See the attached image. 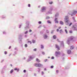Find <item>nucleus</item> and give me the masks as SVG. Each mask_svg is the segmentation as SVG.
Here are the masks:
<instances>
[{
	"mask_svg": "<svg viewBox=\"0 0 77 77\" xmlns=\"http://www.w3.org/2000/svg\"><path fill=\"white\" fill-rule=\"evenodd\" d=\"M11 46H10L9 48V49H11Z\"/></svg>",
	"mask_w": 77,
	"mask_h": 77,
	"instance_id": "61",
	"label": "nucleus"
},
{
	"mask_svg": "<svg viewBox=\"0 0 77 77\" xmlns=\"http://www.w3.org/2000/svg\"><path fill=\"white\" fill-rule=\"evenodd\" d=\"M57 41H58V42H59V39H57Z\"/></svg>",
	"mask_w": 77,
	"mask_h": 77,
	"instance_id": "63",
	"label": "nucleus"
},
{
	"mask_svg": "<svg viewBox=\"0 0 77 77\" xmlns=\"http://www.w3.org/2000/svg\"><path fill=\"white\" fill-rule=\"evenodd\" d=\"M38 72H40V68H38Z\"/></svg>",
	"mask_w": 77,
	"mask_h": 77,
	"instance_id": "41",
	"label": "nucleus"
},
{
	"mask_svg": "<svg viewBox=\"0 0 77 77\" xmlns=\"http://www.w3.org/2000/svg\"><path fill=\"white\" fill-rule=\"evenodd\" d=\"M28 42L30 43L31 44H32V42L30 41H28Z\"/></svg>",
	"mask_w": 77,
	"mask_h": 77,
	"instance_id": "36",
	"label": "nucleus"
},
{
	"mask_svg": "<svg viewBox=\"0 0 77 77\" xmlns=\"http://www.w3.org/2000/svg\"><path fill=\"white\" fill-rule=\"evenodd\" d=\"M77 11H74L73 13L71 14V16H72L73 15H74L75 14H77Z\"/></svg>",
	"mask_w": 77,
	"mask_h": 77,
	"instance_id": "11",
	"label": "nucleus"
},
{
	"mask_svg": "<svg viewBox=\"0 0 77 77\" xmlns=\"http://www.w3.org/2000/svg\"><path fill=\"white\" fill-rule=\"evenodd\" d=\"M65 32H66V33H68V32L67 31V30H66V29H65Z\"/></svg>",
	"mask_w": 77,
	"mask_h": 77,
	"instance_id": "37",
	"label": "nucleus"
},
{
	"mask_svg": "<svg viewBox=\"0 0 77 77\" xmlns=\"http://www.w3.org/2000/svg\"><path fill=\"white\" fill-rule=\"evenodd\" d=\"M13 72H14V70L13 69H12L10 71L11 74H12V73Z\"/></svg>",
	"mask_w": 77,
	"mask_h": 77,
	"instance_id": "24",
	"label": "nucleus"
},
{
	"mask_svg": "<svg viewBox=\"0 0 77 77\" xmlns=\"http://www.w3.org/2000/svg\"><path fill=\"white\" fill-rule=\"evenodd\" d=\"M54 27L55 28V27H57V26L56 25H55L54 26Z\"/></svg>",
	"mask_w": 77,
	"mask_h": 77,
	"instance_id": "59",
	"label": "nucleus"
},
{
	"mask_svg": "<svg viewBox=\"0 0 77 77\" xmlns=\"http://www.w3.org/2000/svg\"><path fill=\"white\" fill-rule=\"evenodd\" d=\"M46 32H47V33H49V31H48V30H46Z\"/></svg>",
	"mask_w": 77,
	"mask_h": 77,
	"instance_id": "46",
	"label": "nucleus"
},
{
	"mask_svg": "<svg viewBox=\"0 0 77 77\" xmlns=\"http://www.w3.org/2000/svg\"><path fill=\"white\" fill-rule=\"evenodd\" d=\"M52 3H53V2H49V4H50V5H51Z\"/></svg>",
	"mask_w": 77,
	"mask_h": 77,
	"instance_id": "39",
	"label": "nucleus"
},
{
	"mask_svg": "<svg viewBox=\"0 0 77 77\" xmlns=\"http://www.w3.org/2000/svg\"><path fill=\"white\" fill-rule=\"evenodd\" d=\"M47 60H48L47 59H45L44 61H45V62H47Z\"/></svg>",
	"mask_w": 77,
	"mask_h": 77,
	"instance_id": "40",
	"label": "nucleus"
},
{
	"mask_svg": "<svg viewBox=\"0 0 77 77\" xmlns=\"http://www.w3.org/2000/svg\"><path fill=\"white\" fill-rule=\"evenodd\" d=\"M49 18H50L49 16H47L46 17V19H49Z\"/></svg>",
	"mask_w": 77,
	"mask_h": 77,
	"instance_id": "29",
	"label": "nucleus"
},
{
	"mask_svg": "<svg viewBox=\"0 0 77 77\" xmlns=\"http://www.w3.org/2000/svg\"><path fill=\"white\" fill-rule=\"evenodd\" d=\"M72 18H73V20H75V18H74V17H73Z\"/></svg>",
	"mask_w": 77,
	"mask_h": 77,
	"instance_id": "58",
	"label": "nucleus"
},
{
	"mask_svg": "<svg viewBox=\"0 0 77 77\" xmlns=\"http://www.w3.org/2000/svg\"><path fill=\"white\" fill-rule=\"evenodd\" d=\"M25 38H27V35H25Z\"/></svg>",
	"mask_w": 77,
	"mask_h": 77,
	"instance_id": "53",
	"label": "nucleus"
},
{
	"mask_svg": "<svg viewBox=\"0 0 77 77\" xmlns=\"http://www.w3.org/2000/svg\"><path fill=\"white\" fill-rule=\"evenodd\" d=\"M46 7H43L42 8V9L41 10V12H45V10H46Z\"/></svg>",
	"mask_w": 77,
	"mask_h": 77,
	"instance_id": "9",
	"label": "nucleus"
},
{
	"mask_svg": "<svg viewBox=\"0 0 77 77\" xmlns=\"http://www.w3.org/2000/svg\"><path fill=\"white\" fill-rule=\"evenodd\" d=\"M54 67V66H51V68L52 69V68H53Z\"/></svg>",
	"mask_w": 77,
	"mask_h": 77,
	"instance_id": "47",
	"label": "nucleus"
},
{
	"mask_svg": "<svg viewBox=\"0 0 77 77\" xmlns=\"http://www.w3.org/2000/svg\"><path fill=\"white\" fill-rule=\"evenodd\" d=\"M72 23H69V26H71V25H72Z\"/></svg>",
	"mask_w": 77,
	"mask_h": 77,
	"instance_id": "28",
	"label": "nucleus"
},
{
	"mask_svg": "<svg viewBox=\"0 0 77 77\" xmlns=\"http://www.w3.org/2000/svg\"><path fill=\"white\" fill-rule=\"evenodd\" d=\"M6 18V17L4 16H2V18Z\"/></svg>",
	"mask_w": 77,
	"mask_h": 77,
	"instance_id": "30",
	"label": "nucleus"
},
{
	"mask_svg": "<svg viewBox=\"0 0 77 77\" xmlns=\"http://www.w3.org/2000/svg\"><path fill=\"white\" fill-rule=\"evenodd\" d=\"M60 55V52L59 51H56L55 53V56L56 57H59Z\"/></svg>",
	"mask_w": 77,
	"mask_h": 77,
	"instance_id": "5",
	"label": "nucleus"
},
{
	"mask_svg": "<svg viewBox=\"0 0 77 77\" xmlns=\"http://www.w3.org/2000/svg\"><path fill=\"white\" fill-rule=\"evenodd\" d=\"M34 57L33 55H30L29 56V59L27 60V62H30L33 59Z\"/></svg>",
	"mask_w": 77,
	"mask_h": 77,
	"instance_id": "3",
	"label": "nucleus"
},
{
	"mask_svg": "<svg viewBox=\"0 0 77 77\" xmlns=\"http://www.w3.org/2000/svg\"><path fill=\"white\" fill-rule=\"evenodd\" d=\"M44 74V72H42V75H43Z\"/></svg>",
	"mask_w": 77,
	"mask_h": 77,
	"instance_id": "52",
	"label": "nucleus"
},
{
	"mask_svg": "<svg viewBox=\"0 0 77 77\" xmlns=\"http://www.w3.org/2000/svg\"><path fill=\"white\" fill-rule=\"evenodd\" d=\"M23 72L24 73L26 72V70H24L23 71Z\"/></svg>",
	"mask_w": 77,
	"mask_h": 77,
	"instance_id": "42",
	"label": "nucleus"
},
{
	"mask_svg": "<svg viewBox=\"0 0 77 77\" xmlns=\"http://www.w3.org/2000/svg\"><path fill=\"white\" fill-rule=\"evenodd\" d=\"M5 60L4 59L2 60V61H1V63H2V62H4V61Z\"/></svg>",
	"mask_w": 77,
	"mask_h": 77,
	"instance_id": "34",
	"label": "nucleus"
},
{
	"mask_svg": "<svg viewBox=\"0 0 77 77\" xmlns=\"http://www.w3.org/2000/svg\"><path fill=\"white\" fill-rule=\"evenodd\" d=\"M56 48L58 50H60V48H59V46L57 45H56Z\"/></svg>",
	"mask_w": 77,
	"mask_h": 77,
	"instance_id": "15",
	"label": "nucleus"
},
{
	"mask_svg": "<svg viewBox=\"0 0 77 77\" xmlns=\"http://www.w3.org/2000/svg\"><path fill=\"white\" fill-rule=\"evenodd\" d=\"M42 54H43V55H44V54H45V52H44V51H42Z\"/></svg>",
	"mask_w": 77,
	"mask_h": 77,
	"instance_id": "33",
	"label": "nucleus"
},
{
	"mask_svg": "<svg viewBox=\"0 0 77 77\" xmlns=\"http://www.w3.org/2000/svg\"><path fill=\"white\" fill-rule=\"evenodd\" d=\"M22 24H20L19 26V28H21V26H22Z\"/></svg>",
	"mask_w": 77,
	"mask_h": 77,
	"instance_id": "38",
	"label": "nucleus"
},
{
	"mask_svg": "<svg viewBox=\"0 0 77 77\" xmlns=\"http://www.w3.org/2000/svg\"><path fill=\"white\" fill-rule=\"evenodd\" d=\"M14 50H16L17 51V50H18V48H14Z\"/></svg>",
	"mask_w": 77,
	"mask_h": 77,
	"instance_id": "32",
	"label": "nucleus"
},
{
	"mask_svg": "<svg viewBox=\"0 0 77 77\" xmlns=\"http://www.w3.org/2000/svg\"><path fill=\"white\" fill-rule=\"evenodd\" d=\"M22 37H23V35H20L18 38L19 43H20V44L21 43V40L22 39H23Z\"/></svg>",
	"mask_w": 77,
	"mask_h": 77,
	"instance_id": "6",
	"label": "nucleus"
},
{
	"mask_svg": "<svg viewBox=\"0 0 77 77\" xmlns=\"http://www.w3.org/2000/svg\"><path fill=\"white\" fill-rule=\"evenodd\" d=\"M61 45L62 47H64V45H63V42H62L61 43Z\"/></svg>",
	"mask_w": 77,
	"mask_h": 77,
	"instance_id": "17",
	"label": "nucleus"
},
{
	"mask_svg": "<svg viewBox=\"0 0 77 77\" xmlns=\"http://www.w3.org/2000/svg\"><path fill=\"white\" fill-rule=\"evenodd\" d=\"M60 24L61 25H63V22L62 21H60Z\"/></svg>",
	"mask_w": 77,
	"mask_h": 77,
	"instance_id": "18",
	"label": "nucleus"
},
{
	"mask_svg": "<svg viewBox=\"0 0 77 77\" xmlns=\"http://www.w3.org/2000/svg\"><path fill=\"white\" fill-rule=\"evenodd\" d=\"M57 32H59V29H57Z\"/></svg>",
	"mask_w": 77,
	"mask_h": 77,
	"instance_id": "60",
	"label": "nucleus"
},
{
	"mask_svg": "<svg viewBox=\"0 0 77 77\" xmlns=\"http://www.w3.org/2000/svg\"><path fill=\"white\" fill-rule=\"evenodd\" d=\"M35 66H37V67H40V66H42L43 65L41 63H35L34 64Z\"/></svg>",
	"mask_w": 77,
	"mask_h": 77,
	"instance_id": "7",
	"label": "nucleus"
},
{
	"mask_svg": "<svg viewBox=\"0 0 77 77\" xmlns=\"http://www.w3.org/2000/svg\"><path fill=\"white\" fill-rule=\"evenodd\" d=\"M59 29H61V26H60L59 27Z\"/></svg>",
	"mask_w": 77,
	"mask_h": 77,
	"instance_id": "62",
	"label": "nucleus"
},
{
	"mask_svg": "<svg viewBox=\"0 0 77 77\" xmlns=\"http://www.w3.org/2000/svg\"><path fill=\"white\" fill-rule=\"evenodd\" d=\"M44 48V46L43 45H41V48H42V49H43Z\"/></svg>",
	"mask_w": 77,
	"mask_h": 77,
	"instance_id": "22",
	"label": "nucleus"
},
{
	"mask_svg": "<svg viewBox=\"0 0 77 77\" xmlns=\"http://www.w3.org/2000/svg\"><path fill=\"white\" fill-rule=\"evenodd\" d=\"M74 37L73 36H71L70 37V38L67 40V43L68 44H69V43H70V41H71V40H72V39H74Z\"/></svg>",
	"mask_w": 77,
	"mask_h": 77,
	"instance_id": "4",
	"label": "nucleus"
},
{
	"mask_svg": "<svg viewBox=\"0 0 77 77\" xmlns=\"http://www.w3.org/2000/svg\"><path fill=\"white\" fill-rule=\"evenodd\" d=\"M57 20V18H55V23H57V24H58L59 23V22Z\"/></svg>",
	"mask_w": 77,
	"mask_h": 77,
	"instance_id": "12",
	"label": "nucleus"
},
{
	"mask_svg": "<svg viewBox=\"0 0 77 77\" xmlns=\"http://www.w3.org/2000/svg\"><path fill=\"white\" fill-rule=\"evenodd\" d=\"M29 32H32V30L30 29L29 30Z\"/></svg>",
	"mask_w": 77,
	"mask_h": 77,
	"instance_id": "56",
	"label": "nucleus"
},
{
	"mask_svg": "<svg viewBox=\"0 0 77 77\" xmlns=\"http://www.w3.org/2000/svg\"><path fill=\"white\" fill-rule=\"evenodd\" d=\"M17 54V52H15L14 53V55H15Z\"/></svg>",
	"mask_w": 77,
	"mask_h": 77,
	"instance_id": "45",
	"label": "nucleus"
},
{
	"mask_svg": "<svg viewBox=\"0 0 77 77\" xmlns=\"http://www.w3.org/2000/svg\"><path fill=\"white\" fill-rule=\"evenodd\" d=\"M53 38L54 39H56V35H54L53 36Z\"/></svg>",
	"mask_w": 77,
	"mask_h": 77,
	"instance_id": "20",
	"label": "nucleus"
},
{
	"mask_svg": "<svg viewBox=\"0 0 77 77\" xmlns=\"http://www.w3.org/2000/svg\"><path fill=\"white\" fill-rule=\"evenodd\" d=\"M74 46L72 45L70 47V49L71 50H72L74 48Z\"/></svg>",
	"mask_w": 77,
	"mask_h": 77,
	"instance_id": "21",
	"label": "nucleus"
},
{
	"mask_svg": "<svg viewBox=\"0 0 77 77\" xmlns=\"http://www.w3.org/2000/svg\"><path fill=\"white\" fill-rule=\"evenodd\" d=\"M14 71H17V72H18L20 71V69L16 68L14 69Z\"/></svg>",
	"mask_w": 77,
	"mask_h": 77,
	"instance_id": "14",
	"label": "nucleus"
},
{
	"mask_svg": "<svg viewBox=\"0 0 77 77\" xmlns=\"http://www.w3.org/2000/svg\"><path fill=\"white\" fill-rule=\"evenodd\" d=\"M1 73H2V74H3V73H4V72H3V71H2Z\"/></svg>",
	"mask_w": 77,
	"mask_h": 77,
	"instance_id": "54",
	"label": "nucleus"
},
{
	"mask_svg": "<svg viewBox=\"0 0 77 77\" xmlns=\"http://www.w3.org/2000/svg\"><path fill=\"white\" fill-rule=\"evenodd\" d=\"M36 61H37L38 62H40V60H39V59L38 58H37L36 59Z\"/></svg>",
	"mask_w": 77,
	"mask_h": 77,
	"instance_id": "23",
	"label": "nucleus"
},
{
	"mask_svg": "<svg viewBox=\"0 0 77 77\" xmlns=\"http://www.w3.org/2000/svg\"><path fill=\"white\" fill-rule=\"evenodd\" d=\"M47 23H51V22H50V20H48L47 21Z\"/></svg>",
	"mask_w": 77,
	"mask_h": 77,
	"instance_id": "26",
	"label": "nucleus"
},
{
	"mask_svg": "<svg viewBox=\"0 0 77 77\" xmlns=\"http://www.w3.org/2000/svg\"><path fill=\"white\" fill-rule=\"evenodd\" d=\"M25 34H27L28 33V31H26L24 33Z\"/></svg>",
	"mask_w": 77,
	"mask_h": 77,
	"instance_id": "31",
	"label": "nucleus"
},
{
	"mask_svg": "<svg viewBox=\"0 0 77 77\" xmlns=\"http://www.w3.org/2000/svg\"><path fill=\"white\" fill-rule=\"evenodd\" d=\"M56 73H59V71L58 70H56Z\"/></svg>",
	"mask_w": 77,
	"mask_h": 77,
	"instance_id": "51",
	"label": "nucleus"
},
{
	"mask_svg": "<svg viewBox=\"0 0 77 77\" xmlns=\"http://www.w3.org/2000/svg\"><path fill=\"white\" fill-rule=\"evenodd\" d=\"M60 32L61 34H63V31H62V29H60Z\"/></svg>",
	"mask_w": 77,
	"mask_h": 77,
	"instance_id": "16",
	"label": "nucleus"
},
{
	"mask_svg": "<svg viewBox=\"0 0 77 77\" xmlns=\"http://www.w3.org/2000/svg\"><path fill=\"white\" fill-rule=\"evenodd\" d=\"M3 34L4 35H6V31H4L3 32Z\"/></svg>",
	"mask_w": 77,
	"mask_h": 77,
	"instance_id": "25",
	"label": "nucleus"
},
{
	"mask_svg": "<svg viewBox=\"0 0 77 77\" xmlns=\"http://www.w3.org/2000/svg\"><path fill=\"white\" fill-rule=\"evenodd\" d=\"M67 52V54H71V51L70 50H68Z\"/></svg>",
	"mask_w": 77,
	"mask_h": 77,
	"instance_id": "13",
	"label": "nucleus"
},
{
	"mask_svg": "<svg viewBox=\"0 0 77 77\" xmlns=\"http://www.w3.org/2000/svg\"><path fill=\"white\" fill-rule=\"evenodd\" d=\"M43 37L44 39H47L48 37V35L47 34H45L43 35Z\"/></svg>",
	"mask_w": 77,
	"mask_h": 77,
	"instance_id": "10",
	"label": "nucleus"
},
{
	"mask_svg": "<svg viewBox=\"0 0 77 77\" xmlns=\"http://www.w3.org/2000/svg\"><path fill=\"white\" fill-rule=\"evenodd\" d=\"M26 26L25 27V30H26L27 29L29 28V21H26Z\"/></svg>",
	"mask_w": 77,
	"mask_h": 77,
	"instance_id": "2",
	"label": "nucleus"
},
{
	"mask_svg": "<svg viewBox=\"0 0 77 77\" xmlns=\"http://www.w3.org/2000/svg\"><path fill=\"white\" fill-rule=\"evenodd\" d=\"M32 42H33V43H35V40H32Z\"/></svg>",
	"mask_w": 77,
	"mask_h": 77,
	"instance_id": "27",
	"label": "nucleus"
},
{
	"mask_svg": "<svg viewBox=\"0 0 77 77\" xmlns=\"http://www.w3.org/2000/svg\"><path fill=\"white\" fill-rule=\"evenodd\" d=\"M11 55V54H10L9 55V56H10Z\"/></svg>",
	"mask_w": 77,
	"mask_h": 77,
	"instance_id": "64",
	"label": "nucleus"
},
{
	"mask_svg": "<svg viewBox=\"0 0 77 77\" xmlns=\"http://www.w3.org/2000/svg\"><path fill=\"white\" fill-rule=\"evenodd\" d=\"M69 18V17H68V16H66L65 17V18L64 21L66 23H67V24H68L69 23V20H68V19Z\"/></svg>",
	"mask_w": 77,
	"mask_h": 77,
	"instance_id": "1",
	"label": "nucleus"
},
{
	"mask_svg": "<svg viewBox=\"0 0 77 77\" xmlns=\"http://www.w3.org/2000/svg\"><path fill=\"white\" fill-rule=\"evenodd\" d=\"M33 51H36V48L34 49H33Z\"/></svg>",
	"mask_w": 77,
	"mask_h": 77,
	"instance_id": "44",
	"label": "nucleus"
},
{
	"mask_svg": "<svg viewBox=\"0 0 77 77\" xmlns=\"http://www.w3.org/2000/svg\"><path fill=\"white\" fill-rule=\"evenodd\" d=\"M59 13H57L56 14H55V16L56 17H58V16H59Z\"/></svg>",
	"mask_w": 77,
	"mask_h": 77,
	"instance_id": "19",
	"label": "nucleus"
},
{
	"mask_svg": "<svg viewBox=\"0 0 77 77\" xmlns=\"http://www.w3.org/2000/svg\"><path fill=\"white\" fill-rule=\"evenodd\" d=\"M25 47H26V48L27 47V44H26L25 45Z\"/></svg>",
	"mask_w": 77,
	"mask_h": 77,
	"instance_id": "35",
	"label": "nucleus"
},
{
	"mask_svg": "<svg viewBox=\"0 0 77 77\" xmlns=\"http://www.w3.org/2000/svg\"><path fill=\"white\" fill-rule=\"evenodd\" d=\"M23 59H24V60H25V59H26V57H23Z\"/></svg>",
	"mask_w": 77,
	"mask_h": 77,
	"instance_id": "57",
	"label": "nucleus"
},
{
	"mask_svg": "<svg viewBox=\"0 0 77 77\" xmlns=\"http://www.w3.org/2000/svg\"><path fill=\"white\" fill-rule=\"evenodd\" d=\"M7 53H7V51H5V54H7Z\"/></svg>",
	"mask_w": 77,
	"mask_h": 77,
	"instance_id": "43",
	"label": "nucleus"
},
{
	"mask_svg": "<svg viewBox=\"0 0 77 77\" xmlns=\"http://www.w3.org/2000/svg\"><path fill=\"white\" fill-rule=\"evenodd\" d=\"M28 7H30V4H28Z\"/></svg>",
	"mask_w": 77,
	"mask_h": 77,
	"instance_id": "55",
	"label": "nucleus"
},
{
	"mask_svg": "<svg viewBox=\"0 0 77 77\" xmlns=\"http://www.w3.org/2000/svg\"><path fill=\"white\" fill-rule=\"evenodd\" d=\"M38 23L39 24H41V21H39L38 22Z\"/></svg>",
	"mask_w": 77,
	"mask_h": 77,
	"instance_id": "50",
	"label": "nucleus"
},
{
	"mask_svg": "<svg viewBox=\"0 0 77 77\" xmlns=\"http://www.w3.org/2000/svg\"><path fill=\"white\" fill-rule=\"evenodd\" d=\"M72 31H69V33H72Z\"/></svg>",
	"mask_w": 77,
	"mask_h": 77,
	"instance_id": "49",
	"label": "nucleus"
},
{
	"mask_svg": "<svg viewBox=\"0 0 77 77\" xmlns=\"http://www.w3.org/2000/svg\"><path fill=\"white\" fill-rule=\"evenodd\" d=\"M53 7H51L49 9V11L48 13H47V14H51L52 13H51V11H53Z\"/></svg>",
	"mask_w": 77,
	"mask_h": 77,
	"instance_id": "8",
	"label": "nucleus"
},
{
	"mask_svg": "<svg viewBox=\"0 0 77 77\" xmlns=\"http://www.w3.org/2000/svg\"><path fill=\"white\" fill-rule=\"evenodd\" d=\"M54 57H51V59H54Z\"/></svg>",
	"mask_w": 77,
	"mask_h": 77,
	"instance_id": "48",
	"label": "nucleus"
}]
</instances>
